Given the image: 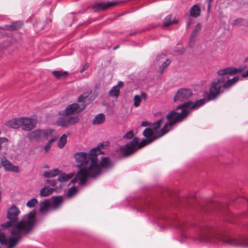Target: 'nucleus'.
I'll return each mask as SVG.
<instances>
[{"instance_id":"nucleus-29","label":"nucleus","mask_w":248,"mask_h":248,"mask_svg":"<svg viewBox=\"0 0 248 248\" xmlns=\"http://www.w3.org/2000/svg\"><path fill=\"white\" fill-rule=\"evenodd\" d=\"M101 167L104 168H109L111 167L109 159L108 157H103L100 162Z\"/></svg>"},{"instance_id":"nucleus-53","label":"nucleus","mask_w":248,"mask_h":248,"mask_svg":"<svg viewBox=\"0 0 248 248\" xmlns=\"http://www.w3.org/2000/svg\"><path fill=\"white\" fill-rule=\"evenodd\" d=\"M165 57V55L164 54H162L161 55H160L158 58H157V61H159L160 58H161V59H163V58H164Z\"/></svg>"},{"instance_id":"nucleus-26","label":"nucleus","mask_w":248,"mask_h":248,"mask_svg":"<svg viewBox=\"0 0 248 248\" xmlns=\"http://www.w3.org/2000/svg\"><path fill=\"white\" fill-rule=\"evenodd\" d=\"M63 117H61L59 118L57 120V124L59 126L63 127H67V119L66 115H62Z\"/></svg>"},{"instance_id":"nucleus-46","label":"nucleus","mask_w":248,"mask_h":248,"mask_svg":"<svg viewBox=\"0 0 248 248\" xmlns=\"http://www.w3.org/2000/svg\"><path fill=\"white\" fill-rule=\"evenodd\" d=\"M202 28V26L201 25L200 23H198L197 25H196V26L195 28V30H197L198 31H200L201 30Z\"/></svg>"},{"instance_id":"nucleus-17","label":"nucleus","mask_w":248,"mask_h":248,"mask_svg":"<svg viewBox=\"0 0 248 248\" xmlns=\"http://www.w3.org/2000/svg\"><path fill=\"white\" fill-rule=\"evenodd\" d=\"M22 122L21 118V119H15L13 120H11L8 121L6 125L12 128H17L20 126H21Z\"/></svg>"},{"instance_id":"nucleus-38","label":"nucleus","mask_w":248,"mask_h":248,"mask_svg":"<svg viewBox=\"0 0 248 248\" xmlns=\"http://www.w3.org/2000/svg\"><path fill=\"white\" fill-rule=\"evenodd\" d=\"M134 106L135 107H138L140 106L141 99V97L139 96V95H135L134 97Z\"/></svg>"},{"instance_id":"nucleus-6","label":"nucleus","mask_w":248,"mask_h":248,"mask_svg":"<svg viewBox=\"0 0 248 248\" xmlns=\"http://www.w3.org/2000/svg\"><path fill=\"white\" fill-rule=\"evenodd\" d=\"M155 140L156 139L155 137H153L152 139H146L143 140L138 144L139 138L135 137L131 141L125 145L121 146L120 148V151L124 156H128L133 154L137 149H140L150 144Z\"/></svg>"},{"instance_id":"nucleus-33","label":"nucleus","mask_w":248,"mask_h":248,"mask_svg":"<svg viewBox=\"0 0 248 248\" xmlns=\"http://www.w3.org/2000/svg\"><path fill=\"white\" fill-rule=\"evenodd\" d=\"M52 74L56 78L64 77L68 75L67 72H62L61 71H53Z\"/></svg>"},{"instance_id":"nucleus-19","label":"nucleus","mask_w":248,"mask_h":248,"mask_svg":"<svg viewBox=\"0 0 248 248\" xmlns=\"http://www.w3.org/2000/svg\"><path fill=\"white\" fill-rule=\"evenodd\" d=\"M63 201L62 197L57 196L53 197L52 206L53 209H56L61 206Z\"/></svg>"},{"instance_id":"nucleus-30","label":"nucleus","mask_w":248,"mask_h":248,"mask_svg":"<svg viewBox=\"0 0 248 248\" xmlns=\"http://www.w3.org/2000/svg\"><path fill=\"white\" fill-rule=\"evenodd\" d=\"M171 15H168L167 16H166L164 19V22H163V25L164 26L167 27L169 26L172 24L176 23L177 22V20H173L171 21Z\"/></svg>"},{"instance_id":"nucleus-32","label":"nucleus","mask_w":248,"mask_h":248,"mask_svg":"<svg viewBox=\"0 0 248 248\" xmlns=\"http://www.w3.org/2000/svg\"><path fill=\"white\" fill-rule=\"evenodd\" d=\"M18 222L16 223L14 221L9 219V221L2 223L1 224V227L2 228H7L10 227H12V229L13 228L14 226H16Z\"/></svg>"},{"instance_id":"nucleus-36","label":"nucleus","mask_w":248,"mask_h":248,"mask_svg":"<svg viewBox=\"0 0 248 248\" xmlns=\"http://www.w3.org/2000/svg\"><path fill=\"white\" fill-rule=\"evenodd\" d=\"M77 193V188L75 186H72L68 189L67 196L71 197Z\"/></svg>"},{"instance_id":"nucleus-42","label":"nucleus","mask_w":248,"mask_h":248,"mask_svg":"<svg viewBox=\"0 0 248 248\" xmlns=\"http://www.w3.org/2000/svg\"><path fill=\"white\" fill-rule=\"evenodd\" d=\"M8 141V140L7 138L5 137H0V151L2 149L1 144L7 142Z\"/></svg>"},{"instance_id":"nucleus-39","label":"nucleus","mask_w":248,"mask_h":248,"mask_svg":"<svg viewBox=\"0 0 248 248\" xmlns=\"http://www.w3.org/2000/svg\"><path fill=\"white\" fill-rule=\"evenodd\" d=\"M0 243L2 244H7V239L6 238L5 234L4 233H0Z\"/></svg>"},{"instance_id":"nucleus-11","label":"nucleus","mask_w":248,"mask_h":248,"mask_svg":"<svg viewBox=\"0 0 248 248\" xmlns=\"http://www.w3.org/2000/svg\"><path fill=\"white\" fill-rule=\"evenodd\" d=\"M22 129L25 131H30L35 127L36 122L34 119L27 118H21Z\"/></svg>"},{"instance_id":"nucleus-10","label":"nucleus","mask_w":248,"mask_h":248,"mask_svg":"<svg viewBox=\"0 0 248 248\" xmlns=\"http://www.w3.org/2000/svg\"><path fill=\"white\" fill-rule=\"evenodd\" d=\"M116 1L99 2L94 4L93 9L95 12L105 10L109 7L115 5L117 4Z\"/></svg>"},{"instance_id":"nucleus-5","label":"nucleus","mask_w":248,"mask_h":248,"mask_svg":"<svg viewBox=\"0 0 248 248\" xmlns=\"http://www.w3.org/2000/svg\"><path fill=\"white\" fill-rule=\"evenodd\" d=\"M35 215V210H32L14 226L11 232L13 237H10L8 240H7L6 245H8V248L15 247L22 235L29 233L32 231L36 222Z\"/></svg>"},{"instance_id":"nucleus-24","label":"nucleus","mask_w":248,"mask_h":248,"mask_svg":"<svg viewBox=\"0 0 248 248\" xmlns=\"http://www.w3.org/2000/svg\"><path fill=\"white\" fill-rule=\"evenodd\" d=\"M60 171L58 169H54L49 171H45L44 176L46 178L55 177L60 174Z\"/></svg>"},{"instance_id":"nucleus-34","label":"nucleus","mask_w":248,"mask_h":248,"mask_svg":"<svg viewBox=\"0 0 248 248\" xmlns=\"http://www.w3.org/2000/svg\"><path fill=\"white\" fill-rule=\"evenodd\" d=\"M199 33V31H198L196 30H194V31L191 32V36H190V39L189 41V45L191 47L193 46L195 43V38L198 33Z\"/></svg>"},{"instance_id":"nucleus-3","label":"nucleus","mask_w":248,"mask_h":248,"mask_svg":"<svg viewBox=\"0 0 248 248\" xmlns=\"http://www.w3.org/2000/svg\"><path fill=\"white\" fill-rule=\"evenodd\" d=\"M104 143H100L98 147L91 149L88 155L91 160V166L88 168H82L79 170L72 182L78 183L83 185L87 181L88 177L95 178L101 172V167L97 162V155L101 154L99 147H103Z\"/></svg>"},{"instance_id":"nucleus-7","label":"nucleus","mask_w":248,"mask_h":248,"mask_svg":"<svg viewBox=\"0 0 248 248\" xmlns=\"http://www.w3.org/2000/svg\"><path fill=\"white\" fill-rule=\"evenodd\" d=\"M74 158L76 162L79 163L78 167L80 170L82 168H88L91 166L90 156L86 153H77L74 155Z\"/></svg>"},{"instance_id":"nucleus-50","label":"nucleus","mask_w":248,"mask_h":248,"mask_svg":"<svg viewBox=\"0 0 248 248\" xmlns=\"http://www.w3.org/2000/svg\"><path fill=\"white\" fill-rule=\"evenodd\" d=\"M247 77H248V70L242 74V77L243 78H245Z\"/></svg>"},{"instance_id":"nucleus-8","label":"nucleus","mask_w":248,"mask_h":248,"mask_svg":"<svg viewBox=\"0 0 248 248\" xmlns=\"http://www.w3.org/2000/svg\"><path fill=\"white\" fill-rule=\"evenodd\" d=\"M86 107V104H78L73 103L69 105L64 110L59 112L61 115H70L74 114H77L82 111Z\"/></svg>"},{"instance_id":"nucleus-22","label":"nucleus","mask_w":248,"mask_h":248,"mask_svg":"<svg viewBox=\"0 0 248 248\" xmlns=\"http://www.w3.org/2000/svg\"><path fill=\"white\" fill-rule=\"evenodd\" d=\"M51 203L49 200H45L40 203V211L42 213L46 212L50 207Z\"/></svg>"},{"instance_id":"nucleus-28","label":"nucleus","mask_w":248,"mask_h":248,"mask_svg":"<svg viewBox=\"0 0 248 248\" xmlns=\"http://www.w3.org/2000/svg\"><path fill=\"white\" fill-rule=\"evenodd\" d=\"M74 176L73 173H62L58 177V180L59 181H66L71 179Z\"/></svg>"},{"instance_id":"nucleus-23","label":"nucleus","mask_w":248,"mask_h":248,"mask_svg":"<svg viewBox=\"0 0 248 248\" xmlns=\"http://www.w3.org/2000/svg\"><path fill=\"white\" fill-rule=\"evenodd\" d=\"M54 189L46 186L40 190V195L42 197H46L52 194Z\"/></svg>"},{"instance_id":"nucleus-47","label":"nucleus","mask_w":248,"mask_h":248,"mask_svg":"<svg viewBox=\"0 0 248 248\" xmlns=\"http://www.w3.org/2000/svg\"><path fill=\"white\" fill-rule=\"evenodd\" d=\"M57 139L58 138L57 137L52 138L48 141V142L51 144L53 142L57 140Z\"/></svg>"},{"instance_id":"nucleus-12","label":"nucleus","mask_w":248,"mask_h":248,"mask_svg":"<svg viewBox=\"0 0 248 248\" xmlns=\"http://www.w3.org/2000/svg\"><path fill=\"white\" fill-rule=\"evenodd\" d=\"M20 212L19 209L15 205H13L8 210L7 217L16 222Z\"/></svg>"},{"instance_id":"nucleus-27","label":"nucleus","mask_w":248,"mask_h":248,"mask_svg":"<svg viewBox=\"0 0 248 248\" xmlns=\"http://www.w3.org/2000/svg\"><path fill=\"white\" fill-rule=\"evenodd\" d=\"M67 136L64 134L60 138L58 143V146L59 148L62 149L64 147L67 142Z\"/></svg>"},{"instance_id":"nucleus-1","label":"nucleus","mask_w":248,"mask_h":248,"mask_svg":"<svg viewBox=\"0 0 248 248\" xmlns=\"http://www.w3.org/2000/svg\"><path fill=\"white\" fill-rule=\"evenodd\" d=\"M246 68V66H241L239 68L228 67L219 70L217 71V74L221 77L212 82L207 95V99L205 98L201 99L194 103L191 101H187L178 106L176 107V110L181 109V111L184 110H186L187 112V114L186 116V118L189 113L187 108H190L191 109H196L203 105L207 101L213 100L216 99L220 94L223 93V90H223L229 89L239 80V78L238 77H234L232 78L229 79L226 81V78L224 76L227 75L234 76L242 72Z\"/></svg>"},{"instance_id":"nucleus-14","label":"nucleus","mask_w":248,"mask_h":248,"mask_svg":"<svg viewBox=\"0 0 248 248\" xmlns=\"http://www.w3.org/2000/svg\"><path fill=\"white\" fill-rule=\"evenodd\" d=\"M124 83L120 81L117 85L113 86L109 92V95L111 97H115L117 98L120 95V89L123 87Z\"/></svg>"},{"instance_id":"nucleus-9","label":"nucleus","mask_w":248,"mask_h":248,"mask_svg":"<svg viewBox=\"0 0 248 248\" xmlns=\"http://www.w3.org/2000/svg\"><path fill=\"white\" fill-rule=\"evenodd\" d=\"M193 93L190 89L182 88L178 90L174 97L175 102L185 101L188 99L192 95Z\"/></svg>"},{"instance_id":"nucleus-31","label":"nucleus","mask_w":248,"mask_h":248,"mask_svg":"<svg viewBox=\"0 0 248 248\" xmlns=\"http://www.w3.org/2000/svg\"><path fill=\"white\" fill-rule=\"evenodd\" d=\"M91 93V92H85L81 94L78 98V102H81V104L84 103L86 104L85 100V99L89 96L90 94Z\"/></svg>"},{"instance_id":"nucleus-35","label":"nucleus","mask_w":248,"mask_h":248,"mask_svg":"<svg viewBox=\"0 0 248 248\" xmlns=\"http://www.w3.org/2000/svg\"><path fill=\"white\" fill-rule=\"evenodd\" d=\"M244 22H246V19L242 18H239L235 19L233 22L232 23V25L233 26H236V25H245L244 24Z\"/></svg>"},{"instance_id":"nucleus-21","label":"nucleus","mask_w":248,"mask_h":248,"mask_svg":"<svg viewBox=\"0 0 248 248\" xmlns=\"http://www.w3.org/2000/svg\"><path fill=\"white\" fill-rule=\"evenodd\" d=\"M143 135L146 138V139H152L156 136L155 134L154 130L151 125V128H146L143 132Z\"/></svg>"},{"instance_id":"nucleus-43","label":"nucleus","mask_w":248,"mask_h":248,"mask_svg":"<svg viewBox=\"0 0 248 248\" xmlns=\"http://www.w3.org/2000/svg\"><path fill=\"white\" fill-rule=\"evenodd\" d=\"M51 144L48 142H47L46 145H45V147H44V150H45V151L46 153H47L50 147H51Z\"/></svg>"},{"instance_id":"nucleus-48","label":"nucleus","mask_w":248,"mask_h":248,"mask_svg":"<svg viewBox=\"0 0 248 248\" xmlns=\"http://www.w3.org/2000/svg\"><path fill=\"white\" fill-rule=\"evenodd\" d=\"M149 125V123L148 122L144 121L141 123V126H147Z\"/></svg>"},{"instance_id":"nucleus-56","label":"nucleus","mask_w":248,"mask_h":248,"mask_svg":"<svg viewBox=\"0 0 248 248\" xmlns=\"http://www.w3.org/2000/svg\"><path fill=\"white\" fill-rule=\"evenodd\" d=\"M189 25H190V23H188V24H187V28H188V27H189Z\"/></svg>"},{"instance_id":"nucleus-49","label":"nucleus","mask_w":248,"mask_h":248,"mask_svg":"<svg viewBox=\"0 0 248 248\" xmlns=\"http://www.w3.org/2000/svg\"><path fill=\"white\" fill-rule=\"evenodd\" d=\"M141 96L142 98H143L144 100L146 99L147 98V95L145 93H141Z\"/></svg>"},{"instance_id":"nucleus-18","label":"nucleus","mask_w":248,"mask_h":248,"mask_svg":"<svg viewBox=\"0 0 248 248\" xmlns=\"http://www.w3.org/2000/svg\"><path fill=\"white\" fill-rule=\"evenodd\" d=\"M189 12L192 17H198L201 15V8L198 4H195L191 7Z\"/></svg>"},{"instance_id":"nucleus-25","label":"nucleus","mask_w":248,"mask_h":248,"mask_svg":"<svg viewBox=\"0 0 248 248\" xmlns=\"http://www.w3.org/2000/svg\"><path fill=\"white\" fill-rule=\"evenodd\" d=\"M66 119L68 126L76 124L79 121V118L77 116H69V115H66Z\"/></svg>"},{"instance_id":"nucleus-45","label":"nucleus","mask_w":248,"mask_h":248,"mask_svg":"<svg viewBox=\"0 0 248 248\" xmlns=\"http://www.w3.org/2000/svg\"><path fill=\"white\" fill-rule=\"evenodd\" d=\"M202 28V26L201 25L200 23H198L197 25H196V26L195 28V30H197L198 31H200L201 30Z\"/></svg>"},{"instance_id":"nucleus-44","label":"nucleus","mask_w":248,"mask_h":248,"mask_svg":"<svg viewBox=\"0 0 248 248\" xmlns=\"http://www.w3.org/2000/svg\"><path fill=\"white\" fill-rule=\"evenodd\" d=\"M46 183L52 186H54L56 184V181L54 180H47Z\"/></svg>"},{"instance_id":"nucleus-54","label":"nucleus","mask_w":248,"mask_h":248,"mask_svg":"<svg viewBox=\"0 0 248 248\" xmlns=\"http://www.w3.org/2000/svg\"><path fill=\"white\" fill-rule=\"evenodd\" d=\"M118 47H119L118 46H115V47H114V49L115 50V49H117Z\"/></svg>"},{"instance_id":"nucleus-15","label":"nucleus","mask_w":248,"mask_h":248,"mask_svg":"<svg viewBox=\"0 0 248 248\" xmlns=\"http://www.w3.org/2000/svg\"><path fill=\"white\" fill-rule=\"evenodd\" d=\"M189 227V225L183 222H180L178 225V227L181 231V235L184 238H187V236H189V233H187V230Z\"/></svg>"},{"instance_id":"nucleus-55","label":"nucleus","mask_w":248,"mask_h":248,"mask_svg":"<svg viewBox=\"0 0 248 248\" xmlns=\"http://www.w3.org/2000/svg\"><path fill=\"white\" fill-rule=\"evenodd\" d=\"M87 68H88V66H85L84 68V69H86Z\"/></svg>"},{"instance_id":"nucleus-4","label":"nucleus","mask_w":248,"mask_h":248,"mask_svg":"<svg viewBox=\"0 0 248 248\" xmlns=\"http://www.w3.org/2000/svg\"><path fill=\"white\" fill-rule=\"evenodd\" d=\"M187 114L186 110L179 113L175 110L169 112L165 118H162L152 124V128L156 136V139L163 136L172 128L177 123L181 122Z\"/></svg>"},{"instance_id":"nucleus-20","label":"nucleus","mask_w":248,"mask_h":248,"mask_svg":"<svg viewBox=\"0 0 248 248\" xmlns=\"http://www.w3.org/2000/svg\"><path fill=\"white\" fill-rule=\"evenodd\" d=\"M105 121V115L103 113H100L95 117L92 121V124L94 125H98L103 123Z\"/></svg>"},{"instance_id":"nucleus-37","label":"nucleus","mask_w":248,"mask_h":248,"mask_svg":"<svg viewBox=\"0 0 248 248\" xmlns=\"http://www.w3.org/2000/svg\"><path fill=\"white\" fill-rule=\"evenodd\" d=\"M38 202L37 200L35 198H32L31 200H30L27 203L26 205L30 208H32L34 207L36 204H37Z\"/></svg>"},{"instance_id":"nucleus-16","label":"nucleus","mask_w":248,"mask_h":248,"mask_svg":"<svg viewBox=\"0 0 248 248\" xmlns=\"http://www.w3.org/2000/svg\"><path fill=\"white\" fill-rule=\"evenodd\" d=\"M43 131L41 130H35L28 134V137L30 140H38L41 137Z\"/></svg>"},{"instance_id":"nucleus-2","label":"nucleus","mask_w":248,"mask_h":248,"mask_svg":"<svg viewBox=\"0 0 248 248\" xmlns=\"http://www.w3.org/2000/svg\"><path fill=\"white\" fill-rule=\"evenodd\" d=\"M195 232V234L191 236L196 241L222 242L229 245L248 248V238H230L222 233L217 232L208 226L199 227Z\"/></svg>"},{"instance_id":"nucleus-40","label":"nucleus","mask_w":248,"mask_h":248,"mask_svg":"<svg viewBox=\"0 0 248 248\" xmlns=\"http://www.w3.org/2000/svg\"><path fill=\"white\" fill-rule=\"evenodd\" d=\"M134 136V133L133 130H130L127 132L125 135L123 136V139H130Z\"/></svg>"},{"instance_id":"nucleus-52","label":"nucleus","mask_w":248,"mask_h":248,"mask_svg":"<svg viewBox=\"0 0 248 248\" xmlns=\"http://www.w3.org/2000/svg\"><path fill=\"white\" fill-rule=\"evenodd\" d=\"M145 208V206H144V207L142 208V207H139L138 208V211L140 212H143L144 211V208Z\"/></svg>"},{"instance_id":"nucleus-13","label":"nucleus","mask_w":248,"mask_h":248,"mask_svg":"<svg viewBox=\"0 0 248 248\" xmlns=\"http://www.w3.org/2000/svg\"><path fill=\"white\" fill-rule=\"evenodd\" d=\"M1 164L6 171L15 172H18L19 171L18 167L17 166H13L12 164L5 158L2 159Z\"/></svg>"},{"instance_id":"nucleus-51","label":"nucleus","mask_w":248,"mask_h":248,"mask_svg":"<svg viewBox=\"0 0 248 248\" xmlns=\"http://www.w3.org/2000/svg\"><path fill=\"white\" fill-rule=\"evenodd\" d=\"M213 0H207V2L208 3V9L209 10L211 7V2H212Z\"/></svg>"},{"instance_id":"nucleus-41","label":"nucleus","mask_w":248,"mask_h":248,"mask_svg":"<svg viewBox=\"0 0 248 248\" xmlns=\"http://www.w3.org/2000/svg\"><path fill=\"white\" fill-rule=\"evenodd\" d=\"M170 62L167 60L166 62H164L161 65L162 69H160V73L161 74L163 72V69L165 68L168 64H169Z\"/></svg>"}]
</instances>
